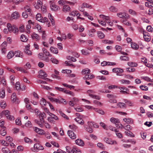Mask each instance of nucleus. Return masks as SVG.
I'll list each match as a JSON object with an SVG mask.
<instances>
[{
	"instance_id": "25",
	"label": "nucleus",
	"mask_w": 153,
	"mask_h": 153,
	"mask_svg": "<svg viewBox=\"0 0 153 153\" xmlns=\"http://www.w3.org/2000/svg\"><path fill=\"white\" fill-rule=\"evenodd\" d=\"M29 47L28 46H26L24 50V52L27 55H30L32 54V52L30 50H29Z\"/></svg>"
},
{
	"instance_id": "51",
	"label": "nucleus",
	"mask_w": 153,
	"mask_h": 153,
	"mask_svg": "<svg viewBox=\"0 0 153 153\" xmlns=\"http://www.w3.org/2000/svg\"><path fill=\"white\" fill-rule=\"evenodd\" d=\"M48 17L51 21V23L53 26L55 25L54 22L53 18V17L52 15L50 13H48Z\"/></svg>"
},
{
	"instance_id": "50",
	"label": "nucleus",
	"mask_w": 153,
	"mask_h": 153,
	"mask_svg": "<svg viewBox=\"0 0 153 153\" xmlns=\"http://www.w3.org/2000/svg\"><path fill=\"white\" fill-rule=\"evenodd\" d=\"M90 72V70L88 68H85L82 70V73L83 74H86L89 73Z\"/></svg>"
},
{
	"instance_id": "55",
	"label": "nucleus",
	"mask_w": 153,
	"mask_h": 153,
	"mask_svg": "<svg viewBox=\"0 0 153 153\" xmlns=\"http://www.w3.org/2000/svg\"><path fill=\"white\" fill-rule=\"evenodd\" d=\"M125 133L126 135L128 136H130L132 137H134V134H133L132 132L129 131H125Z\"/></svg>"
},
{
	"instance_id": "47",
	"label": "nucleus",
	"mask_w": 153,
	"mask_h": 153,
	"mask_svg": "<svg viewBox=\"0 0 153 153\" xmlns=\"http://www.w3.org/2000/svg\"><path fill=\"white\" fill-rule=\"evenodd\" d=\"M120 60L123 61H126L129 60L128 57L126 56H121L120 57Z\"/></svg>"
},
{
	"instance_id": "60",
	"label": "nucleus",
	"mask_w": 153,
	"mask_h": 153,
	"mask_svg": "<svg viewBox=\"0 0 153 153\" xmlns=\"http://www.w3.org/2000/svg\"><path fill=\"white\" fill-rule=\"evenodd\" d=\"M117 137L119 138H122L123 137V135L122 134L119 132L118 130H117L115 131Z\"/></svg>"
},
{
	"instance_id": "17",
	"label": "nucleus",
	"mask_w": 153,
	"mask_h": 153,
	"mask_svg": "<svg viewBox=\"0 0 153 153\" xmlns=\"http://www.w3.org/2000/svg\"><path fill=\"white\" fill-rule=\"evenodd\" d=\"M96 30L94 29H91L88 31V35L90 37H93L94 36V34Z\"/></svg>"
},
{
	"instance_id": "31",
	"label": "nucleus",
	"mask_w": 153,
	"mask_h": 153,
	"mask_svg": "<svg viewBox=\"0 0 153 153\" xmlns=\"http://www.w3.org/2000/svg\"><path fill=\"white\" fill-rule=\"evenodd\" d=\"M50 51L55 54H57L58 53V50L57 48H54L53 47H51L50 48Z\"/></svg>"
},
{
	"instance_id": "5",
	"label": "nucleus",
	"mask_w": 153,
	"mask_h": 153,
	"mask_svg": "<svg viewBox=\"0 0 153 153\" xmlns=\"http://www.w3.org/2000/svg\"><path fill=\"white\" fill-rule=\"evenodd\" d=\"M44 148L39 143L35 144L33 147L31 148V150L34 152H36L39 150H43Z\"/></svg>"
},
{
	"instance_id": "52",
	"label": "nucleus",
	"mask_w": 153,
	"mask_h": 153,
	"mask_svg": "<svg viewBox=\"0 0 153 153\" xmlns=\"http://www.w3.org/2000/svg\"><path fill=\"white\" fill-rule=\"evenodd\" d=\"M122 22L123 24L126 25L128 26H131V24L130 23L129 21L126 19H123L122 20Z\"/></svg>"
},
{
	"instance_id": "24",
	"label": "nucleus",
	"mask_w": 153,
	"mask_h": 153,
	"mask_svg": "<svg viewBox=\"0 0 153 153\" xmlns=\"http://www.w3.org/2000/svg\"><path fill=\"white\" fill-rule=\"evenodd\" d=\"M127 65L131 67H136L137 66L138 64L135 62H127Z\"/></svg>"
},
{
	"instance_id": "21",
	"label": "nucleus",
	"mask_w": 153,
	"mask_h": 153,
	"mask_svg": "<svg viewBox=\"0 0 153 153\" xmlns=\"http://www.w3.org/2000/svg\"><path fill=\"white\" fill-rule=\"evenodd\" d=\"M123 120L127 124H132L133 122V120L131 118H124L123 119Z\"/></svg>"
},
{
	"instance_id": "35",
	"label": "nucleus",
	"mask_w": 153,
	"mask_h": 153,
	"mask_svg": "<svg viewBox=\"0 0 153 153\" xmlns=\"http://www.w3.org/2000/svg\"><path fill=\"white\" fill-rule=\"evenodd\" d=\"M10 114V112L7 110L3 111L0 113L1 115H3V116L5 115L6 117L7 116L9 115Z\"/></svg>"
},
{
	"instance_id": "32",
	"label": "nucleus",
	"mask_w": 153,
	"mask_h": 153,
	"mask_svg": "<svg viewBox=\"0 0 153 153\" xmlns=\"http://www.w3.org/2000/svg\"><path fill=\"white\" fill-rule=\"evenodd\" d=\"M145 5L146 6L151 8L153 7V1H151L146 2Z\"/></svg>"
},
{
	"instance_id": "28",
	"label": "nucleus",
	"mask_w": 153,
	"mask_h": 153,
	"mask_svg": "<svg viewBox=\"0 0 153 153\" xmlns=\"http://www.w3.org/2000/svg\"><path fill=\"white\" fill-rule=\"evenodd\" d=\"M82 54L85 56H88L90 54V52L87 49H82L81 51Z\"/></svg>"
},
{
	"instance_id": "33",
	"label": "nucleus",
	"mask_w": 153,
	"mask_h": 153,
	"mask_svg": "<svg viewBox=\"0 0 153 153\" xmlns=\"http://www.w3.org/2000/svg\"><path fill=\"white\" fill-rule=\"evenodd\" d=\"M1 150L3 153H11L9 149L6 147L2 148Z\"/></svg>"
},
{
	"instance_id": "19",
	"label": "nucleus",
	"mask_w": 153,
	"mask_h": 153,
	"mask_svg": "<svg viewBox=\"0 0 153 153\" xmlns=\"http://www.w3.org/2000/svg\"><path fill=\"white\" fill-rule=\"evenodd\" d=\"M66 149L67 152L69 153H74V150H75V149H74V148H71L69 146H67L66 147Z\"/></svg>"
},
{
	"instance_id": "30",
	"label": "nucleus",
	"mask_w": 153,
	"mask_h": 153,
	"mask_svg": "<svg viewBox=\"0 0 153 153\" xmlns=\"http://www.w3.org/2000/svg\"><path fill=\"white\" fill-rule=\"evenodd\" d=\"M131 45L132 48L134 50H137L139 48L138 45L135 43L132 42Z\"/></svg>"
},
{
	"instance_id": "10",
	"label": "nucleus",
	"mask_w": 153,
	"mask_h": 153,
	"mask_svg": "<svg viewBox=\"0 0 153 153\" xmlns=\"http://www.w3.org/2000/svg\"><path fill=\"white\" fill-rule=\"evenodd\" d=\"M34 130L37 133L40 135H43L45 134L44 131L42 129H40L36 127H33Z\"/></svg>"
},
{
	"instance_id": "39",
	"label": "nucleus",
	"mask_w": 153,
	"mask_h": 153,
	"mask_svg": "<svg viewBox=\"0 0 153 153\" xmlns=\"http://www.w3.org/2000/svg\"><path fill=\"white\" fill-rule=\"evenodd\" d=\"M33 28L34 29H37L39 32L41 31V27L38 24H35L33 26Z\"/></svg>"
},
{
	"instance_id": "56",
	"label": "nucleus",
	"mask_w": 153,
	"mask_h": 153,
	"mask_svg": "<svg viewBox=\"0 0 153 153\" xmlns=\"http://www.w3.org/2000/svg\"><path fill=\"white\" fill-rule=\"evenodd\" d=\"M78 14H79L78 12L76 11H73L69 13L70 15L73 16L76 15L77 16Z\"/></svg>"
},
{
	"instance_id": "36",
	"label": "nucleus",
	"mask_w": 153,
	"mask_h": 153,
	"mask_svg": "<svg viewBox=\"0 0 153 153\" xmlns=\"http://www.w3.org/2000/svg\"><path fill=\"white\" fill-rule=\"evenodd\" d=\"M14 54L16 57H20L22 58L23 57V55L22 53H21L20 51H16Z\"/></svg>"
},
{
	"instance_id": "58",
	"label": "nucleus",
	"mask_w": 153,
	"mask_h": 153,
	"mask_svg": "<svg viewBox=\"0 0 153 153\" xmlns=\"http://www.w3.org/2000/svg\"><path fill=\"white\" fill-rule=\"evenodd\" d=\"M65 64L67 66H71L73 68L75 67V65L72 64L70 63V62L68 61H65Z\"/></svg>"
},
{
	"instance_id": "23",
	"label": "nucleus",
	"mask_w": 153,
	"mask_h": 153,
	"mask_svg": "<svg viewBox=\"0 0 153 153\" xmlns=\"http://www.w3.org/2000/svg\"><path fill=\"white\" fill-rule=\"evenodd\" d=\"M51 9L54 11H57L59 9V6H56L54 4H52L51 6Z\"/></svg>"
},
{
	"instance_id": "44",
	"label": "nucleus",
	"mask_w": 153,
	"mask_h": 153,
	"mask_svg": "<svg viewBox=\"0 0 153 153\" xmlns=\"http://www.w3.org/2000/svg\"><path fill=\"white\" fill-rule=\"evenodd\" d=\"M82 6L84 8H92V6L88 3H83L82 4Z\"/></svg>"
},
{
	"instance_id": "59",
	"label": "nucleus",
	"mask_w": 153,
	"mask_h": 153,
	"mask_svg": "<svg viewBox=\"0 0 153 153\" xmlns=\"http://www.w3.org/2000/svg\"><path fill=\"white\" fill-rule=\"evenodd\" d=\"M15 69L17 70L18 71H21V72L24 73H26V71L23 69L21 67H16L15 68Z\"/></svg>"
},
{
	"instance_id": "16",
	"label": "nucleus",
	"mask_w": 153,
	"mask_h": 153,
	"mask_svg": "<svg viewBox=\"0 0 153 153\" xmlns=\"http://www.w3.org/2000/svg\"><path fill=\"white\" fill-rule=\"evenodd\" d=\"M71 8L68 5H64L62 8V11L64 13H66L70 11Z\"/></svg>"
},
{
	"instance_id": "48",
	"label": "nucleus",
	"mask_w": 153,
	"mask_h": 153,
	"mask_svg": "<svg viewBox=\"0 0 153 153\" xmlns=\"http://www.w3.org/2000/svg\"><path fill=\"white\" fill-rule=\"evenodd\" d=\"M11 100L13 102H15L16 100V94L13 93L12 94L11 97Z\"/></svg>"
},
{
	"instance_id": "20",
	"label": "nucleus",
	"mask_w": 153,
	"mask_h": 153,
	"mask_svg": "<svg viewBox=\"0 0 153 153\" xmlns=\"http://www.w3.org/2000/svg\"><path fill=\"white\" fill-rule=\"evenodd\" d=\"M31 37L33 39H35L36 41H39L40 38L39 36L37 34L33 33L31 35Z\"/></svg>"
},
{
	"instance_id": "45",
	"label": "nucleus",
	"mask_w": 153,
	"mask_h": 153,
	"mask_svg": "<svg viewBox=\"0 0 153 153\" xmlns=\"http://www.w3.org/2000/svg\"><path fill=\"white\" fill-rule=\"evenodd\" d=\"M40 32L42 33V39L43 40H45L46 39V34L45 31H42L41 30V31Z\"/></svg>"
},
{
	"instance_id": "40",
	"label": "nucleus",
	"mask_w": 153,
	"mask_h": 153,
	"mask_svg": "<svg viewBox=\"0 0 153 153\" xmlns=\"http://www.w3.org/2000/svg\"><path fill=\"white\" fill-rule=\"evenodd\" d=\"M120 81L122 84H129L130 83V81L126 79H121Z\"/></svg>"
},
{
	"instance_id": "61",
	"label": "nucleus",
	"mask_w": 153,
	"mask_h": 153,
	"mask_svg": "<svg viewBox=\"0 0 153 153\" xmlns=\"http://www.w3.org/2000/svg\"><path fill=\"white\" fill-rule=\"evenodd\" d=\"M143 37L145 40L146 41L149 42L150 40V37L147 35H145L144 36H143Z\"/></svg>"
},
{
	"instance_id": "43",
	"label": "nucleus",
	"mask_w": 153,
	"mask_h": 153,
	"mask_svg": "<svg viewBox=\"0 0 153 153\" xmlns=\"http://www.w3.org/2000/svg\"><path fill=\"white\" fill-rule=\"evenodd\" d=\"M36 19L38 21L41 22L42 20V17L40 13H37L36 16Z\"/></svg>"
},
{
	"instance_id": "11",
	"label": "nucleus",
	"mask_w": 153,
	"mask_h": 153,
	"mask_svg": "<svg viewBox=\"0 0 153 153\" xmlns=\"http://www.w3.org/2000/svg\"><path fill=\"white\" fill-rule=\"evenodd\" d=\"M103 140L105 142L109 144L112 145L117 144L115 141L112 140L110 138L107 137H105Z\"/></svg>"
},
{
	"instance_id": "9",
	"label": "nucleus",
	"mask_w": 153,
	"mask_h": 153,
	"mask_svg": "<svg viewBox=\"0 0 153 153\" xmlns=\"http://www.w3.org/2000/svg\"><path fill=\"white\" fill-rule=\"evenodd\" d=\"M39 77L43 79H47L48 78H46L47 76V74L43 70H41L39 72V75H38Z\"/></svg>"
},
{
	"instance_id": "3",
	"label": "nucleus",
	"mask_w": 153,
	"mask_h": 153,
	"mask_svg": "<svg viewBox=\"0 0 153 153\" xmlns=\"http://www.w3.org/2000/svg\"><path fill=\"white\" fill-rule=\"evenodd\" d=\"M87 93L90 97L96 99L97 100H99L100 99V97L99 96L95 95L94 94L95 92L92 90H88L87 91Z\"/></svg>"
},
{
	"instance_id": "22",
	"label": "nucleus",
	"mask_w": 153,
	"mask_h": 153,
	"mask_svg": "<svg viewBox=\"0 0 153 153\" xmlns=\"http://www.w3.org/2000/svg\"><path fill=\"white\" fill-rule=\"evenodd\" d=\"M76 143L78 145L80 146H83L84 143L83 141L81 139H77L75 140Z\"/></svg>"
},
{
	"instance_id": "7",
	"label": "nucleus",
	"mask_w": 153,
	"mask_h": 153,
	"mask_svg": "<svg viewBox=\"0 0 153 153\" xmlns=\"http://www.w3.org/2000/svg\"><path fill=\"white\" fill-rule=\"evenodd\" d=\"M117 16L120 18H125L126 19H128L130 18L129 15L124 12H119L117 13Z\"/></svg>"
},
{
	"instance_id": "63",
	"label": "nucleus",
	"mask_w": 153,
	"mask_h": 153,
	"mask_svg": "<svg viewBox=\"0 0 153 153\" xmlns=\"http://www.w3.org/2000/svg\"><path fill=\"white\" fill-rule=\"evenodd\" d=\"M69 127L74 131H76L78 128V127L74 125H70L69 126Z\"/></svg>"
},
{
	"instance_id": "29",
	"label": "nucleus",
	"mask_w": 153,
	"mask_h": 153,
	"mask_svg": "<svg viewBox=\"0 0 153 153\" xmlns=\"http://www.w3.org/2000/svg\"><path fill=\"white\" fill-rule=\"evenodd\" d=\"M15 25H12L10 23H8L7 27L9 32H12L13 29V28L15 27Z\"/></svg>"
},
{
	"instance_id": "27",
	"label": "nucleus",
	"mask_w": 153,
	"mask_h": 153,
	"mask_svg": "<svg viewBox=\"0 0 153 153\" xmlns=\"http://www.w3.org/2000/svg\"><path fill=\"white\" fill-rule=\"evenodd\" d=\"M97 36L100 39H103L104 38L105 35L101 31H98L97 32Z\"/></svg>"
},
{
	"instance_id": "49",
	"label": "nucleus",
	"mask_w": 153,
	"mask_h": 153,
	"mask_svg": "<svg viewBox=\"0 0 153 153\" xmlns=\"http://www.w3.org/2000/svg\"><path fill=\"white\" fill-rule=\"evenodd\" d=\"M40 103L42 106H45L46 104L45 100L43 98H42L40 101Z\"/></svg>"
},
{
	"instance_id": "14",
	"label": "nucleus",
	"mask_w": 153,
	"mask_h": 153,
	"mask_svg": "<svg viewBox=\"0 0 153 153\" xmlns=\"http://www.w3.org/2000/svg\"><path fill=\"white\" fill-rule=\"evenodd\" d=\"M11 17L14 19H17L19 17V14L18 12L15 11L11 15Z\"/></svg>"
},
{
	"instance_id": "64",
	"label": "nucleus",
	"mask_w": 153,
	"mask_h": 153,
	"mask_svg": "<svg viewBox=\"0 0 153 153\" xmlns=\"http://www.w3.org/2000/svg\"><path fill=\"white\" fill-rule=\"evenodd\" d=\"M97 146L100 148L102 149H105V148L104 147V146L102 143H99L97 144Z\"/></svg>"
},
{
	"instance_id": "13",
	"label": "nucleus",
	"mask_w": 153,
	"mask_h": 153,
	"mask_svg": "<svg viewBox=\"0 0 153 153\" xmlns=\"http://www.w3.org/2000/svg\"><path fill=\"white\" fill-rule=\"evenodd\" d=\"M68 134L71 139H74L76 138V135L71 131H68Z\"/></svg>"
},
{
	"instance_id": "34",
	"label": "nucleus",
	"mask_w": 153,
	"mask_h": 153,
	"mask_svg": "<svg viewBox=\"0 0 153 153\" xmlns=\"http://www.w3.org/2000/svg\"><path fill=\"white\" fill-rule=\"evenodd\" d=\"M117 106L118 107L121 108H125L126 107V104L123 102H119L117 104Z\"/></svg>"
},
{
	"instance_id": "6",
	"label": "nucleus",
	"mask_w": 153,
	"mask_h": 153,
	"mask_svg": "<svg viewBox=\"0 0 153 153\" xmlns=\"http://www.w3.org/2000/svg\"><path fill=\"white\" fill-rule=\"evenodd\" d=\"M4 120H0V126L2 127V128L1 129L0 131V134L3 136L5 135L6 134L5 128L4 127L2 128V127L4 126Z\"/></svg>"
},
{
	"instance_id": "53",
	"label": "nucleus",
	"mask_w": 153,
	"mask_h": 153,
	"mask_svg": "<svg viewBox=\"0 0 153 153\" xmlns=\"http://www.w3.org/2000/svg\"><path fill=\"white\" fill-rule=\"evenodd\" d=\"M10 82L12 85L14 84V81L15 79V77L13 75H11L10 77Z\"/></svg>"
},
{
	"instance_id": "26",
	"label": "nucleus",
	"mask_w": 153,
	"mask_h": 153,
	"mask_svg": "<svg viewBox=\"0 0 153 153\" xmlns=\"http://www.w3.org/2000/svg\"><path fill=\"white\" fill-rule=\"evenodd\" d=\"M123 128H124L125 130H126L128 131L131 130V129L130 125H127L126 126H124L121 124V125L120 128L122 129Z\"/></svg>"
},
{
	"instance_id": "54",
	"label": "nucleus",
	"mask_w": 153,
	"mask_h": 153,
	"mask_svg": "<svg viewBox=\"0 0 153 153\" xmlns=\"http://www.w3.org/2000/svg\"><path fill=\"white\" fill-rule=\"evenodd\" d=\"M0 105L1 108H4L6 106L5 102L3 100L1 101L0 102Z\"/></svg>"
},
{
	"instance_id": "4",
	"label": "nucleus",
	"mask_w": 153,
	"mask_h": 153,
	"mask_svg": "<svg viewBox=\"0 0 153 153\" xmlns=\"http://www.w3.org/2000/svg\"><path fill=\"white\" fill-rule=\"evenodd\" d=\"M110 120L112 123L115 124L116 126L118 128H120L121 124L120 122L118 119L111 117L110 119Z\"/></svg>"
},
{
	"instance_id": "57",
	"label": "nucleus",
	"mask_w": 153,
	"mask_h": 153,
	"mask_svg": "<svg viewBox=\"0 0 153 153\" xmlns=\"http://www.w3.org/2000/svg\"><path fill=\"white\" fill-rule=\"evenodd\" d=\"M55 88L56 90L59 91L64 93L66 90L65 88H62L58 87H55Z\"/></svg>"
},
{
	"instance_id": "2",
	"label": "nucleus",
	"mask_w": 153,
	"mask_h": 153,
	"mask_svg": "<svg viewBox=\"0 0 153 153\" xmlns=\"http://www.w3.org/2000/svg\"><path fill=\"white\" fill-rule=\"evenodd\" d=\"M98 127L99 126L98 125L93 122H88L87 124H85L84 126V127L85 128L86 131L90 133H91L93 132V127L98 128Z\"/></svg>"
},
{
	"instance_id": "1",
	"label": "nucleus",
	"mask_w": 153,
	"mask_h": 153,
	"mask_svg": "<svg viewBox=\"0 0 153 153\" xmlns=\"http://www.w3.org/2000/svg\"><path fill=\"white\" fill-rule=\"evenodd\" d=\"M100 17L102 19V20H98L99 23L103 26H105L106 23H108L110 26H112L113 23L110 20L109 16H106L103 15H100Z\"/></svg>"
},
{
	"instance_id": "46",
	"label": "nucleus",
	"mask_w": 153,
	"mask_h": 153,
	"mask_svg": "<svg viewBox=\"0 0 153 153\" xmlns=\"http://www.w3.org/2000/svg\"><path fill=\"white\" fill-rule=\"evenodd\" d=\"M128 12L130 14L133 16H136L137 15V13L134 10L131 9L128 10Z\"/></svg>"
},
{
	"instance_id": "8",
	"label": "nucleus",
	"mask_w": 153,
	"mask_h": 153,
	"mask_svg": "<svg viewBox=\"0 0 153 153\" xmlns=\"http://www.w3.org/2000/svg\"><path fill=\"white\" fill-rule=\"evenodd\" d=\"M113 72L116 73L117 76H121L123 75L121 74V73L123 72V71L122 69L120 68H115L112 69Z\"/></svg>"
},
{
	"instance_id": "15",
	"label": "nucleus",
	"mask_w": 153,
	"mask_h": 153,
	"mask_svg": "<svg viewBox=\"0 0 153 153\" xmlns=\"http://www.w3.org/2000/svg\"><path fill=\"white\" fill-rule=\"evenodd\" d=\"M75 120L78 123L83 125L84 123V121L79 117L75 118Z\"/></svg>"
},
{
	"instance_id": "41",
	"label": "nucleus",
	"mask_w": 153,
	"mask_h": 153,
	"mask_svg": "<svg viewBox=\"0 0 153 153\" xmlns=\"http://www.w3.org/2000/svg\"><path fill=\"white\" fill-rule=\"evenodd\" d=\"M14 55V53L12 51H10L7 55V58L10 59L12 58Z\"/></svg>"
},
{
	"instance_id": "18",
	"label": "nucleus",
	"mask_w": 153,
	"mask_h": 153,
	"mask_svg": "<svg viewBox=\"0 0 153 153\" xmlns=\"http://www.w3.org/2000/svg\"><path fill=\"white\" fill-rule=\"evenodd\" d=\"M45 116V114L43 112L39 113V114L38 115L39 117L40 118L41 121L44 122V117Z\"/></svg>"
},
{
	"instance_id": "12",
	"label": "nucleus",
	"mask_w": 153,
	"mask_h": 153,
	"mask_svg": "<svg viewBox=\"0 0 153 153\" xmlns=\"http://www.w3.org/2000/svg\"><path fill=\"white\" fill-rule=\"evenodd\" d=\"M7 46V43L6 42H4L1 45V48L2 53H5L6 52V49Z\"/></svg>"
},
{
	"instance_id": "42",
	"label": "nucleus",
	"mask_w": 153,
	"mask_h": 153,
	"mask_svg": "<svg viewBox=\"0 0 153 153\" xmlns=\"http://www.w3.org/2000/svg\"><path fill=\"white\" fill-rule=\"evenodd\" d=\"M20 39L23 42H26L27 41L28 39L26 36L24 34H22L21 37Z\"/></svg>"
},
{
	"instance_id": "37",
	"label": "nucleus",
	"mask_w": 153,
	"mask_h": 153,
	"mask_svg": "<svg viewBox=\"0 0 153 153\" xmlns=\"http://www.w3.org/2000/svg\"><path fill=\"white\" fill-rule=\"evenodd\" d=\"M109 10L115 13L118 11V9L114 6H111L109 8Z\"/></svg>"
},
{
	"instance_id": "62",
	"label": "nucleus",
	"mask_w": 153,
	"mask_h": 153,
	"mask_svg": "<svg viewBox=\"0 0 153 153\" xmlns=\"http://www.w3.org/2000/svg\"><path fill=\"white\" fill-rule=\"evenodd\" d=\"M51 61L53 63L57 64L59 62L58 60L54 58H52L51 59Z\"/></svg>"
},
{
	"instance_id": "38",
	"label": "nucleus",
	"mask_w": 153,
	"mask_h": 153,
	"mask_svg": "<svg viewBox=\"0 0 153 153\" xmlns=\"http://www.w3.org/2000/svg\"><path fill=\"white\" fill-rule=\"evenodd\" d=\"M5 96V90L4 89H2L0 91V97L3 98Z\"/></svg>"
}]
</instances>
